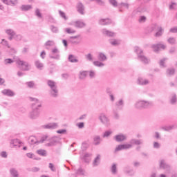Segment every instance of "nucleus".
Returning a JSON list of instances; mask_svg holds the SVG:
<instances>
[{"label": "nucleus", "mask_w": 177, "mask_h": 177, "mask_svg": "<svg viewBox=\"0 0 177 177\" xmlns=\"http://www.w3.org/2000/svg\"><path fill=\"white\" fill-rule=\"evenodd\" d=\"M29 100L32 102V111L29 113V117L31 120H36L39 117L40 111L39 107H41L42 104H41V101L37 98H35L32 97H29Z\"/></svg>", "instance_id": "1"}, {"label": "nucleus", "mask_w": 177, "mask_h": 177, "mask_svg": "<svg viewBox=\"0 0 177 177\" xmlns=\"http://www.w3.org/2000/svg\"><path fill=\"white\" fill-rule=\"evenodd\" d=\"M154 106L153 101H149L146 100H138L134 104L135 109L137 110H143L146 109H151Z\"/></svg>", "instance_id": "2"}, {"label": "nucleus", "mask_w": 177, "mask_h": 177, "mask_svg": "<svg viewBox=\"0 0 177 177\" xmlns=\"http://www.w3.org/2000/svg\"><path fill=\"white\" fill-rule=\"evenodd\" d=\"M47 85L50 88L49 95L50 97H53L54 99L59 97V89H57V84L56 82L53 80H48Z\"/></svg>", "instance_id": "3"}, {"label": "nucleus", "mask_w": 177, "mask_h": 177, "mask_svg": "<svg viewBox=\"0 0 177 177\" xmlns=\"http://www.w3.org/2000/svg\"><path fill=\"white\" fill-rule=\"evenodd\" d=\"M134 52L137 54L138 60H140L142 63H145V64H149L150 62V59L147 58V57L145 56L143 54V50L142 48L136 46L134 48Z\"/></svg>", "instance_id": "4"}, {"label": "nucleus", "mask_w": 177, "mask_h": 177, "mask_svg": "<svg viewBox=\"0 0 177 177\" xmlns=\"http://www.w3.org/2000/svg\"><path fill=\"white\" fill-rule=\"evenodd\" d=\"M17 64L22 66L23 71H30L31 69V65L27 62L18 59L17 60Z\"/></svg>", "instance_id": "5"}, {"label": "nucleus", "mask_w": 177, "mask_h": 177, "mask_svg": "<svg viewBox=\"0 0 177 177\" xmlns=\"http://www.w3.org/2000/svg\"><path fill=\"white\" fill-rule=\"evenodd\" d=\"M60 142V138L57 136H54L49 139V142L46 144L47 147H53V146H56L57 143Z\"/></svg>", "instance_id": "6"}, {"label": "nucleus", "mask_w": 177, "mask_h": 177, "mask_svg": "<svg viewBox=\"0 0 177 177\" xmlns=\"http://www.w3.org/2000/svg\"><path fill=\"white\" fill-rule=\"evenodd\" d=\"M98 120H100V122L103 124V125H106L109 127L110 125V119L106 117V114L102 113L98 116Z\"/></svg>", "instance_id": "7"}, {"label": "nucleus", "mask_w": 177, "mask_h": 177, "mask_svg": "<svg viewBox=\"0 0 177 177\" xmlns=\"http://www.w3.org/2000/svg\"><path fill=\"white\" fill-rule=\"evenodd\" d=\"M69 26H73L75 28H84V27L86 26V24H85L82 20H77L76 21H72L68 24Z\"/></svg>", "instance_id": "8"}, {"label": "nucleus", "mask_w": 177, "mask_h": 177, "mask_svg": "<svg viewBox=\"0 0 177 177\" xmlns=\"http://www.w3.org/2000/svg\"><path fill=\"white\" fill-rule=\"evenodd\" d=\"M81 35H77L76 36H71L68 38V42L72 44L73 45H78L81 42V39H80Z\"/></svg>", "instance_id": "9"}, {"label": "nucleus", "mask_w": 177, "mask_h": 177, "mask_svg": "<svg viewBox=\"0 0 177 177\" xmlns=\"http://www.w3.org/2000/svg\"><path fill=\"white\" fill-rule=\"evenodd\" d=\"M151 48L153 50V52H156V53H158V52H160V50H164L167 46L162 44H153L151 46Z\"/></svg>", "instance_id": "10"}, {"label": "nucleus", "mask_w": 177, "mask_h": 177, "mask_svg": "<svg viewBox=\"0 0 177 177\" xmlns=\"http://www.w3.org/2000/svg\"><path fill=\"white\" fill-rule=\"evenodd\" d=\"M113 139L115 140V142H125L128 139V136L127 135L123 133H119L113 137Z\"/></svg>", "instance_id": "11"}, {"label": "nucleus", "mask_w": 177, "mask_h": 177, "mask_svg": "<svg viewBox=\"0 0 177 177\" xmlns=\"http://www.w3.org/2000/svg\"><path fill=\"white\" fill-rule=\"evenodd\" d=\"M41 128H43V129H57V128H59V124L51 122L41 126Z\"/></svg>", "instance_id": "12"}, {"label": "nucleus", "mask_w": 177, "mask_h": 177, "mask_svg": "<svg viewBox=\"0 0 177 177\" xmlns=\"http://www.w3.org/2000/svg\"><path fill=\"white\" fill-rule=\"evenodd\" d=\"M160 168L162 169L166 170V174H170L171 172V166L167 164L165 160H161L160 162Z\"/></svg>", "instance_id": "13"}, {"label": "nucleus", "mask_w": 177, "mask_h": 177, "mask_svg": "<svg viewBox=\"0 0 177 177\" xmlns=\"http://www.w3.org/2000/svg\"><path fill=\"white\" fill-rule=\"evenodd\" d=\"M143 144V140L132 138L129 141V145H131V147L135 145L136 146H140V145Z\"/></svg>", "instance_id": "14"}, {"label": "nucleus", "mask_w": 177, "mask_h": 177, "mask_svg": "<svg viewBox=\"0 0 177 177\" xmlns=\"http://www.w3.org/2000/svg\"><path fill=\"white\" fill-rule=\"evenodd\" d=\"M5 32L9 36L10 41H12L15 38V35H16V32L13 29H6Z\"/></svg>", "instance_id": "15"}, {"label": "nucleus", "mask_w": 177, "mask_h": 177, "mask_svg": "<svg viewBox=\"0 0 177 177\" xmlns=\"http://www.w3.org/2000/svg\"><path fill=\"white\" fill-rule=\"evenodd\" d=\"M78 13L80 15H85V6L82 3L79 2L76 6Z\"/></svg>", "instance_id": "16"}, {"label": "nucleus", "mask_w": 177, "mask_h": 177, "mask_svg": "<svg viewBox=\"0 0 177 177\" xmlns=\"http://www.w3.org/2000/svg\"><path fill=\"white\" fill-rule=\"evenodd\" d=\"M124 172L127 175H129V176H133V175H135V171H133V169L131 168V167L129 166L124 167Z\"/></svg>", "instance_id": "17"}, {"label": "nucleus", "mask_w": 177, "mask_h": 177, "mask_svg": "<svg viewBox=\"0 0 177 177\" xmlns=\"http://www.w3.org/2000/svg\"><path fill=\"white\" fill-rule=\"evenodd\" d=\"M176 73V70L174 67L168 68L166 69V77H174Z\"/></svg>", "instance_id": "18"}, {"label": "nucleus", "mask_w": 177, "mask_h": 177, "mask_svg": "<svg viewBox=\"0 0 177 177\" xmlns=\"http://www.w3.org/2000/svg\"><path fill=\"white\" fill-rule=\"evenodd\" d=\"M137 83L138 85L145 86V85H149L150 84V81L143 77H138L137 80Z\"/></svg>", "instance_id": "19"}, {"label": "nucleus", "mask_w": 177, "mask_h": 177, "mask_svg": "<svg viewBox=\"0 0 177 177\" xmlns=\"http://www.w3.org/2000/svg\"><path fill=\"white\" fill-rule=\"evenodd\" d=\"M52 53L55 55V53H57L55 55H50V59H55V60H59L60 59V55H59V49L55 48L52 50Z\"/></svg>", "instance_id": "20"}, {"label": "nucleus", "mask_w": 177, "mask_h": 177, "mask_svg": "<svg viewBox=\"0 0 177 177\" xmlns=\"http://www.w3.org/2000/svg\"><path fill=\"white\" fill-rule=\"evenodd\" d=\"M1 93L3 94L4 96H8L10 97H12L15 95V92L10 89H4L1 91Z\"/></svg>", "instance_id": "21"}, {"label": "nucleus", "mask_w": 177, "mask_h": 177, "mask_svg": "<svg viewBox=\"0 0 177 177\" xmlns=\"http://www.w3.org/2000/svg\"><path fill=\"white\" fill-rule=\"evenodd\" d=\"M99 24L100 26H109V24H111V19H101L99 20Z\"/></svg>", "instance_id": "22"}, {"label": "nucleus", "mask_w": 177, "mask_h": 177, "mask_svg": "<svg viewBox=\"0 0 177 177\" xmlns=\"http://www.w3.org/2000/svg\"><path fill=\"white\" fill-rule=\"evenodd\" d=\"M97 59L100 62H106L107 60V56L104 53L100 52L98 53Z\"/></svg>", "instance_id": "23"}, {"label": "nucleus", "mask_w": 177, "mask_h": 177, "mask_svg": "<svg viewBox=\"0 0 177 177\" xmlns=\"http://www.w3.org/2000/svg\"><path fill=\"white\" fill-rule=\"evenodd\" d=\"M110 171L112 175H117V174H118V169L117 168V164L113 163L111 167Z\"/></svg>", "instance_id": "24"}, {"label": "nucleus", "mask_w": 177, "mask_h": 177, "mask_svg": "<svg viewBox=\"0 0 177 177\" xmlns=\"http://www.w3.org/2000/svg\"><path fill=\"white\" fill-rule=\"evenodd\" d=\"M115 106L119 110H122V107H124V100L120 99L118 102H115Z\"/></svg>", "instance_id": "25"}, {"label": "nucleus", "mask_w": 177, "mask_h": 177, "mask_svg": "<svg viewBox=\"0 0 177 177\" xmlns=\"http://www.w3.org/2000/svg\"><path fill=\"white\" fill-rule=\"evenodd\" d=\"M102 143V138H100V136H95L93 137V145L95 146H99Z\"/></svg>", "instance_id": "26"}, {"label": "nucleus", "mask_w": 177, "mask_h": 177, "mask_svg": "<svg viewBox=\"0 0 177 177\" xmlns=\"http://www.w3.org/2000/svg\"><path fill=\"white\" fill-rule=\"evenodd\" d=\"M10 174L12 177H20V176L19 175V171H17L16 168L12 167L10 169Z\"/></svg>", "instance_id": "27"}, {"label": "nucleus", "mask_w": 177, "mask_h": 177, "mask_svg": "<svg viewBox=\"0 0 177 177\" xmlns=\"http://www.w3.org/2000/svg\"><path fill=\"white\" fill-rule=\"evenodd\" d=\"M102 32L104 34V35H106V37H114L115 35L114 32H111L107 29H102Z\"/></svg>", "instance_id": "28"}, {"label": "nucleus", "mask_w": 177, "mask_h": 177, "mask_svg": "<svg viewBox=\"0 0 177 177\" xmlns=\"http://www.w3.org/2000/svg\"><path fill=\"white\" fill-rule=\"evenodd\" d=\"M35 66L37 70H42L44 68V64L39 60L35 61Z\"/></svg>", "instance_id": "29"}, {"label": "nucleus", "mask_w": 177, "mask_h": 177, "mask_svg": "<svg viewBox=\"0 0 177 177\" xmlns=\"http://www.w3.org/2000/svg\"><path fill=\"white\" fill-rule=\"evenodd\" d=\"M176 128H177L176 124H172V125H170V126L164 127H162V129L164 131L169 132V131H172V129H176Z\"/></svg>", "instance_id": "30"}, {"label": "nucleus", "mask_w": 177, "mask_h": 177, "mask_svg": "<svg viewBox=\"0 0 177 177\" xmlns=\"http://www.w3.org/2000/svg\"><path fill=\"white\" fill-rule=\"evenodd\" d=\"M20 9L23 12H27L28 10H31V9H32V6H31V5H22L21 6Z\"/></svg>", "instance_id": "31"}, {"label": "nucleus", "mask_w": 177, "mask_h": 177, "mask_svg": "<svg viewBox=\"0 0 177 177\" xmlns=\"http://www.w3.org/2000/svg\"><path fill=\"white\" fill-rule=\"evenodd\" d=\"M109 44H111V45H112L113 46H118V45L121 44V41L115 39H109Z\"/></svg>", "instance_id": "32"}, {"label": "nucleus", "mask_w": 177, "mask_h": 177, "mask_svg": "<svg viewBox=\"0 0 177 177\" xmlns=\"http://www.w3.org/2000/svg\"><path fill=\"white\" fill-rule=\"evenodd\" d=\"M20 143H21V142H20V140L19 139H14V140H12L10 142V145L13 147H15L16 146H18V147H20Z\"/></svg>", "instance_id": "33"}, {"label": "nucleus", "mask_w": 177, "mask_h": 177, "mask_svg": "<svg viewBox=\"0 0 177 177\" xmlns=\"http://www.w3.org/2000/svg\"><path fill=\"white\" fill-rule=\"evenodd\" d=\"M87 74H88V71H80L79 74L80 80H85V78H86Z\"/></svg>", "instance_id": "34"}, {"label": "nucleus", "mask_w": 177, "mask_h": 177, "mask_svg": "<svg viewBox=\"0 0 177 177\" xmlns=\"http://www.w3.org/2000/svg\"><path fill=\"white\" fill-rule=\"evenodd\" d=\"M68 61L71 63H78V59L75 57V56H74L73 55H69Z\"/></svg>", "instance_id": "35"}, {"label": "nucleus", "mask_w": 177, "mask_h": 177, "mask_svg": "<svg viewBox=\"0 0 177 177\" xmlns=\"http://www.w3.org/2000/svg\"><path fill=\"white\" fill-rule=\"evenodd\" d=\"M50 29L53 34H59V28L57 26H55L53 25H51L50 26Z\"/></svg>", "instance_id": "36"}, {"label": "nucleus", "mask_w": 177, "mask_h": 177, "mask_svg": "<svg viewBox=\"0 0 177 177\" xmlns=\"http://www.w3.org/2000/svg\"><path fill=\"white\" fill-rule=\"evenodd\" d=\"M100 164V155H97L93 161V167H97Z\"/></svg>", "instance_id": "37"}, {"label": "nucleus", "mask_w": 177, "mask_h": 177, "mask_svg": "<svg viewBox=\"0 0 177 177\" xmlns=\"http://www.w3.org/2000/svg\"><path fill=\"white\" fill-rule=\"evenodd\" d=\"M29 142H30V145H39L37 138H35L34 136H32L29 138Z\"/></svg>", "instance_id": "38"}, {"label": "nucleus", "mask_w": 177, "mask_h": 177, "mask_svg": "<svg viewBox=\"0 0 177 177\" xmlns=\"http://www.w3.org/2000/svg\"><path fill=\"white\" fill-rule=\"evenodd\" d=\"M64 31L66 34H75L77 31L71 28H66Z\"/></svg>", "instance_id": "39"}, {"label": "nucleus", "mask_w": 177, "mask_h": 177, "mask_svg": "<svg viewBox=\"0 0 177 177\" xmlns=\"http://www.w3.org/2000/svg\"><path fill=\"white\" fill-rule=\"evenodd\" d=\"M167 42L170 45H176V38H175V37H169L167 39Z\"/></svg>", "instance_id": "40"}, {"label": "nucleus", "mask_w": 177, "mask_h": 177, "mask_svg": "<svg viewBox=\"0 0 177 177\" xmlns=\"http://www.w3.org/2000/svg\"><path fill=\"white\" fill-rule=\"evenodd\" d=\"M45 46L46 47V48L48 49V48L50 47V46H54L55 45V41L53 40H48L45 43Z\"/></svg>", "instance_id": "41"}, {"label": "nucleus", "mask_w": 177, "mask_h": 177, "mask_svg": "<svg viewBox=\"0 0 177 177\" xmlns=\"http://www.w3.org/2000/svg\"><path fill=\"white\" fill-rule=\"evenodd\" d=\"M37 154L39 156H41L42 157H46V150L45 149H39L37 151Z\"/></svg>", "instance_id": "42"}, {"label": "nucleus", "mask_w": 177, "mask_h": 177, "mask_svg": "<svg viewBox=\"0 0 177 177\" xmlns=\"http://www.w3.org/2000/svg\"><path fill=\"white\" fill-rule=\"evenodd\" d=\"M93 64H94L95 67H104V64L100 61H94Z\"/></svg>", "instance_id": "43"}, {"label": "nucleus", "mask_w": 177, "mask_h": 177, "mask_svg": "<svg viewBox=\"0 0 177 177\" xmlns=\"http://www.w3.org/2000/svg\"><path fill=\"white\" fill-rule=\"evenodd\" d=\"M35 15L38 19H42V13H41V10H39V8L35 10Z\"/></svg>", "instance_id": "44"}, {"label": "nucleus", "mask_w": 177, "mask_h": 177, "mask_svg": "<svg viewBox=\"0 0 177 177\" xmlns=\"http://www.w3.org/2000/svg\"><path fill=\"white\" fill-rule=\"evenodd\" d=\"M88 73L89 78H91V80H93V78H96V72L95 71H90Z\"/></svg>", "instance_id": "45"}, {"label": "nucleus", "mask_w": 177, "mask_h": 177, "mask_svg": "<svg viewBox=\"0 0 177 177\" xmlns=\"http://www.w3.org/2000/svg\"><path fill=\"white\" fill-rule=\"evenodd\" d=\"M167 60H168V59H167V58H163V59H160V61L159 62L160 67H162V68L167 67V66H165V62H167Z\"/></svg>", "instance_id": "46"}, {"label": "nucleus", "mask_w": 177, "mask_h": 177, "mask_svg": "<svg viewBox=\"0 0 177 177\" xmlns=\"http://www.w3.org/2000/svg\"><path fill=\"white\" fill-rule=\"evenodd\" d=\"M76 175H80L81 176L85 175V170L82 168H79L76 171Z\"/></svg>", "instance_id": "47"}, {"label": "nucleus", "mask_w": 177, "mask_h": 177, "mask_svg": "<svg viewBox=\"0 0 177 177\" xmlns=\"http://www.w3.org/2000/svg\"><path fill=\"white\" fill-rule=\"evenodd\" d=\"M146 20H147V18L146 17V16L142 15V16H140L138 19V22L140 24L146 23Z\"/></svg>", "instance_id": "48"}, {"label": "nucleus", "mask_w": 177, "mask_h": 177, "mask_svg": "<svg viewBox=\"0 0 177 177\" xmlns=\"http://www.w3.org/2000/svg\"><path fill=\"white\" fill-rule=\"evenodd\" d=\"M85 57L88 62H93V55L91 53H88L85 55Z\"/></svg>", "instance_id": "49"}, {"label": "nucleus", "mask_w": 177, "mask_h": 177, "mask_svg": "<svg viewBox=\"0 0 177 177\" xmlns=\"http://www.w3.org/2000/svg\"><path fill=\"white\" fill-rule=\"evenodd\" d=\"M48 140V135H44L41 136L39 140H38V143H44V142Z\"/></svg>", "instance_id": "50"}, {"label": "nucleus", "mask_w": 177, "mask_h": 177, "mask_svg": "<svg viewBox=\"0 0 177 177\" xmlns=\"http://www.w3.org/2000/svg\"><path fill=\"white\" fill-rule=\"evenodd\" d=\"M158 28V31L155 34V37H161V35H162V28L159 27Z\"/></svg>", "instance_id": "51"}, {"label": "nucleus", "mask_w": 177, "mask_h": 177, "mask_svg": "<svg viewBox=\"0 0 177 177\" xmlns=\"http://www.w3.org/2000/svg\"><path fill=\"white\" fill-rule=\"evenodd\" d=\"M59 14L64 20H68V18L66 16V13H64V12L59 10Z\"/></svg>", "instance_id": "52"}, {"label": "nucleus", "mask_w": 177, "mask_h": 177, "mask_svg": "<svg viewBox=\"0 0 177 177\" xmlns=\"http://www.w3.org/2000/svg\"><path fill=\"white\" fill-rule=\"evenodd\" d=\"M111 133H113V131L111 130L106 131L104 133L103 138H109V136H110Z\"/></svg>", "instance_id": "53"}, {"label": "nucleus", "mask_w": 177, "mask_h": 177, "mask_svg": "<svg viewBox=\"0 0 177 177\" xmlns=\"http://www.w3.org/2000/svg\"><path fill=\"white\" fill-rule=\"evenodd\" d=\"M6 5H15V2L12 0H1Z\"/></svg>", "instance_id": "54"}, {"label": "nucleus", "mask_w": 177, "mask_h": 177, "mask_svg": "<svg viewBox=\"0 0 177 177\" xmlns=\"http://www.w3.org/2000/svg\"><path fill=\"white\" fill-rule=\"evenodd\" d=\"M14 39H15V41H21V39H23V36L21 35H16L14 36Z\"/></svg>", "instance_id": "55"}, {"label": "nucleus", "mask_w": 177, "mask_h": 177, "mask_svg": "<svg viewBox=\"0 0 177 177\" xmlns=\"http://www.w3.org/2000/svg\"><path fill=\"white\" fill-rule=\"evenodd\" d=\"M123 150H128L129 149H132V145L130 144H123Z\"/></svg>", "instance_id": "56"}, {"label": "nucleus", "mask_w": 177, "mask_h": 177, "mask_svg": "<svg viewBox=\"0 0 177 177\" xmlns=\"http://www.w3.org/2000/svg\"><path fill=\"white\" fill-rule=\"evenodd\" d=\"M109 3L112 5V6H114L115 8H117L118 6V3L117 2L116 0H109Z\"/></svg>", "instance_id": "57"}, {"label": "nucleus", "mask_w": 177, "mask_h": 177, "mask_svg": "<svg viewBox=\"0 0 177 177\" xmlns=\"http://www.w3.org/2000/svg\"><path fill=\"white\" fill-rule=\"evenodd\" d=\"M26 156L28 157V158H33V160H40V158H35V156H34L32 153H28Z\"/></svg>", "instance_id": "58"}, {"label": "nucleus", "mask_w": 177, "mask_h": 177, "mask_svg": "<svg viewBox=\"0 0 177 177\" xmlns=\"http://www.w3.org/2000/svg\"><path fill=\"white\" fill-rule=\"evenodd\" d=\"M113 118L115 120H120V113L115 110H113Z\"/></svg>", "instance_id": "59"}, {"label": "nucleus", "mask_w": 177, "mask_h": 177, "mask_svg": "<svg viewBox=\"0 0 177 177\" xmlns=\"http://www.w3.org/2000/svg\"><path fill=\"white\" fill-rule=\"evenodd\" d=\"M26 84L28 85V88H35V83H34V82H27Z\"/></svg>", "instance_id": "60"}, {"label": "nucleus", "mask_w": 177, "mask_h": 177, "mask_svg": "<svg viewBox=\"0 0 177 177\" xmlns=\"http://www.w3.org/2000/svg\"><path fill=\"white\" fill-rule=\"evenodd\" d=\"M120 150H124L123 145H120L115 149V152L117 153V151H120Z\"/></svg>", "instance_id": "61"}, {"label": "nucleus", "mask_w": 177, "mask_h": 177, "mask_svg": "<svg viewBox=\"0 0 177 177\" xmlns=\"http://www.w3.org/2000/svg\"><path fill=\"white\" fill-rule=\"evenodd\" d=\"M177 3L175 2H171V3L169 5V9H176Z\"/></svg>", "instance_id": "62"}, {"label": "nucleus", "mask_w": 177, "mask_h": 177, "mask_svg": "<svg viewBox=\"0 0 177 177\" xmlns=\"http://www.w3.org/2000/svg\"><path fill=\"white\" fill-rule=\"evenodd\" d=\"M171 103L172 104H174V103H176V95H173L171 96Z\"/></svg>", "instance_id": "63"}, {"label": "nucleus", "mask_w": 177, "mask_h": 177, "mask_svg": "<svg viewBox=\"0 0 177 177\" xmlns=\"http://www.w3.org/2000/svg\"><path fill=\"white\" fill-rule=\"evenodd\" d=\"M169 32H172L173 34H176L177 27H174V28H170Z\"/></svg>", "instance_id": "64"}]
</instances>
